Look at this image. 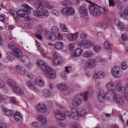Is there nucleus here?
<instances>
[{
    "label": "nucleus",
    "instance_id": "1",
    "mask_svg": "<svg viewBox=\"0 0 128 128\" xmlns=\"http://www.w3.org/2000/svg\"><path fill=\"white\" fill-rule=\"evenodd\" d=\"M22 6H23L24 8L28 10L22 9L21 10H18L16 12L14 10H10V14H12L13 18H14L16 20H18V16H20V18H27L30 16L28 14H32L31 10H32V7L28 6V5L26 4H24V5Z\"/></svg>",
    "mask_w": 128,
    "mask_h": 128
},
{
    "label": "nucleus",
    "instance_id": "2",
    "mask_svg": "<svg viewBox=\"0 0 128 128\" xmlns=\"http://www.w3.org/2000/svg\"><path fill=\"white\" fill-rule=\"evenodd\" d=\"M37 66L42 70L44 74L46 76H48L51 80H54L56 76V71L54 70L52 68L48 66V65L42 60H38L36 62Z\"/></svg>",
    "mask_w": 128,
    "mask_h": 128
},
{
    "label": "nucleus",
    "instance_id": "3",
    "mask_svg": "<svg viewBox=\"0 0 128 128\" xmlns=\"http://www.w3.org/2000/svg\"><path fill=\"white\" fill-rule=\"evenodd\" d=\"M36 2H40L38 4H35V6L37 8L36 11H34V14L36 18H43L44 16L48 17L50 14V12L44 9V6H42V0H35Z\"/></svg>",
    "mask_w": 128,
    "mask_h": 128
},
{
    "label": "nucleus",
    "instance_id": "4",
    "mask_svg": "<svg viewBox=\"0 0 128 128\" xmlns=\"http://www.w3.org/2000/svg\"><path fill=\"white\" fill-rule=\"evenodd\" d=\"M92 96V90L90 88L89 91H86L84 93L80 94V95L76 96L72 102V104L74 106H78L82 104V100L80 96H82L84 102H88V96Z\"/></svg>",
    "mask_w": 128,
    "mask_h": 128
},
{
    "label": "nucleus",
    "instance_id": "5",
    "mask_svg": "<svg viewBox=\"0 0 128 128\" xmlns=\"http://www.w3.org/2000/svg\"><path fill=\"white\" fill-rule=\"evenodd\" d=\"M58 108L60 109L61 111L58 109L54 110V114L58 120H64L66 116H72V114H70L68 111H67L65 108L59 106Z\"/></svg>",
    "mask_w": 128,
    "mask_h": 128
},
{
    "label": "nucleus",
    "instance_id": "6",
    "mask_svg": "<svg viewBox=\"0 0 128 128\" xmlns=\"http://www.w3.org/2000/svg\"><path fill=\"white\" fill-rule=\"evenodd\" d=\"M88 10L90 14H92V16H99L102 14V8L98 6L96 4L92 3L89 6Z\"/></svg>",
    "mask_w": 128,
    "mask_h": 128
},
{
    "label": "nucleus",
    "instance_id": "7",
    "mask_svg": "<svg viewBox=\"0 0 128 128\" xmlns=\"http://www.w3.org/2000/svg\"><path fill=\"white\" fill-rule=\"evenodd\" d=\"M14 52H8L6 53V58L8 60H14V58H16V56L18 58H20L22 56L20 55L22 54L20 50V48H15L14 50Z\"/></svg>",
    "mask_w": 128,
    "mask_h": 128
},
{
    "label": "nucleus",
    "instance_id": "8",
    "mask_svg": "<svg viewBox=\"0 0 128 128\" xmlns=\"http://www.w3.org/2000/svg\"><path fill=\"white\" fill-rule=\"evenodd\" d=\"M7 83L8 86L12 88L14 92H16V94H19L20 96H22L24 94V90L16 86V82L14 80L8 79L7 80Z\"/></svg>",
    "mask_w": 128,
    "mask_h": 128
},
{
    "label": "nucleus",
    "instance_id": "9",
    "mask_svg": "<svg viewBox=\"0 0 128 128\" xmlns=\"http://www.w3.org/2000/svg\"><path fill=\"white\" fill-rule=\"evenodd\" d=\"M71 116L72 118H76V116H84L86 114H88L86 110L82 109L80 110V112H78L76 110V108H72L71 111Z\"/></svg>",
    "mask_w": 128,
    "mask_h": 128
},
{
    "label": "nucleus",
    "instance_id": "10",
    "mask_svg": "<svg viewBox=\"0 0 128 128\" xmlns=\"http://www.w3.org/2000/svg\"><path fill=\"white\" fill-rule=\"evenodd\" d=\"M60 60H62V56H60V54L58 52L54 51L52 53V58L53 66H58V64H60V62L58 61Z\"/></svg>",
    "mask_w": 128,
    "mask_h": 128
},
{
    "label": "nucleus",
    "instance_id": "11",
    "mask_svg": "<svg viewBox=\"0 0 128 128\" xmlns=\"http://www.w3.org/2000/svg\"><path fill=\"white\" fill-rule=\"evenodd\" d=\"M111 74L114 78H120L122 75V72L120 70V67L114 66L112 69Z\"/></svg>",
    "mask_w": 128,
    "mask_h": 128
},
{
    "label": "nucleus",
    "instance_id": "12",
    "mask_svg": "<svg viewBox=\"0 0 128 128\" xmlns=\"http://www.w3.org/2000/svg\"><path fill=\"white\" fill-rule=\"evenodd\" d=\"M114 88V83L112 82H109L106 86V88L108 90L107 94H110V96H112L116 94V91L113 90Z\"/></svg>",
    "mask_w": 128,
    "mask_h": 128
},
{
    "label": "nucleus",
    "instance_id": "13",
    "mask_svg": "<svg viewBox=\"0 0 128 128\" xmlns=\"http://www.w3.org/2000/svg\"><path fill=\"white\" fill-rule=\"evenodd\" d=\"M108 94L110 95V94H108V92L106 94V92L103 90H100L98 93V100L100 102H104V100L106 98Z\"/></svg>",
    "mask_w": 128,
    "mask_h": 128
},
{
    "label": "nucleus",
    "instance_id": "14",
    "mask_svg": "<svg viewBox=\"0 0 128 128\" xmlns=\"http://www.w3.org/2000/svg\"><path fill=\"white\" fill-rule=\"evenodd\" d=\"M26 86L30 90H38V87L36 85L34 81L32 80H28L26 83Z\"/></svg>",
    "mask_w": 128,
    "mask_h": 128
},
{
    "label": "nucleus",
    "instance_id": "15",
    "mask_svg": "<svg viewBox=\"0 0 128 128\" xmlns=\"http://www.w3.org/2000/svg\"><path fill=\"white\" fill-rule=\"evenodd\" d=\"M78 46H83L84 48H88L92 46H94V43L90 40H86L85 42L82 41L78 43Z\"/></svg>",
    "mask_w": 128,
    "mask_h": 128
},
{
    "label": "nucleus",
    "instance_id": "16",
    "mask_svg": "<svg viewBox=\"0 0 128 128\" xmlns=\"http://www.w3.org/2000/svg\"><path fill=\"white\" fill-rule=\"evenodd\" d=\"M115 24H116V26L122 32H128V26H124V23L120 22L118 20H116L115 22Z\"/></svg>",
    "mask_w": 128,
    "mask_h": 128
},
{
    "label": "nucleus",
    "instance_id": "17",
    "mask_svg": "<svg viewBox=\"0 0 128 128\" xmlns=\"http://www.w3.org/2000/svg\"><path fill=\"white\" fill-rule=\"evenodd\" d=\"M106 76V74L102 71L96 72L93 76L94 80H98L100 78H104Z\"/></svg>",
    "mask_w": 128,
    "mask_h": 128
},
{
    "label": "nucleus",
    "instance_id": "18",
    "mask_svg": "<svg viewBox=\"0 0 128 128\" xmlns=\"http://www.w3.org/2000/svg\"><path fill=\"white\" fill-rule=\"evenodd\" d=\"M34 82H35V84L36 86H39L42 87L44 86V79L40 77H37L34 80Z\"/></svg>",
    "mask_w": 128,
    "mask_h": 128
},
{
    "label": "nucleus",
    "instance_id": "19",
    "mask_svg": "<svg viewBox=\"0 0 128 128\" xmlns=\"http://www.w3.org/2000/svg\"><path fill=\"white\" fill-rule=\"evenodd\" d=\"M114 94V100L117 104H124V100L122 96H120L118 94Z\"/></svg>",
    "mask_w": 128,
    "mask_h": 128
},
{
    "label": "nucleus",
    "instance_id": "20",
    "mask_svg": "<svg viewBox=\"0 0 128 128\" xmlns=\"http://www.w3.org/2000/svg\"><path fill=\"white\" fill-rule=\"evenodd\" d=\"M86 68H96V61L94 60H90L85 64Z\"/></svg>",
    "mask_w": 128,
    "mask_h": 128
},
{
    "label": "nucleus",
    "instance_id": "21",
    "mask_svg": "<svg viewBox=\"0 0 128 128\" xmlns=\"http://www.w3.org/2000/svg\"><path fill=\"white\" fill-rule=\"evenodd\" d=\"M16 70L17 72L20 74L22 76H26V69L22 66H18L16 67Z\"/></svg>",
    "mask_w": 128,
    "mask_h": 128
},
{
    "label": "nucleus",
    "instance_id": "22",
    "mask_svg": "<svg viewBox=\"0 0 128 128\" xmlns=\"http://www.w3.org/2000/svg\"><path fill=\"white\" fill-rule=\"evenodd\" d=\"M82 52H84V50L82 48H78L76 49L72 54L73 56L75 58H78V56H82Z\"/></svg>",
    "mask_w": 128,
    "mask_h": 128
},
{
    "label": "nucleus",
    "instance_id": "23",
    "mask_svg": "<svg viewBox=\"0 0 128 128\" xmlns=\"http://www.w3.org/2000/svg\"><path fill=\"white\" fill-rule=\"evenodd\" d=\"M14 118L16 122H22V116L20 114V112H16L14 115Z\"/></svg>",
    "mask_w": 128,
    "mask_h": 128
},
{
    "label": "nucleus",
    "instance_id": "24",
    "mask_svg": "<svg viewBox=\"0 0 128 128\" xmlns=\"http://www.w3.org/2000/svg\"><path fill=\"white\" fill-rule=\"evenodd\" d=\"M54 47L56 50H62L64 48V45L62 42H58L54 44Z\"/></svg>",
    "mask_w": 128,
    "mask_h": 128
},
{
    "label": "nucleus",
    "instance_id": "25",
    "mask_svg": "<svg viewBox=\"0 0 128 128\" xmlns=\"http://www.w3.org/2000/svg\"><path fill=\"white\" fill-rule=\"evenodd\" d=\"M57 88L61 92H66L68 90V87L66 84H60L57 86Z\"/></svg>",
    "mask_w": 128,
    "mask_h": 128
},
{
    "label": "nucleus",
    "instance_id": "26",
    "mask_svg": "<svg viewBox=\"0 0 128 128\" xmlns=\"http://www.w3.org/2000/svg\"><path fill=\"white\" fill-rule=\"evenodd\" d=\"M94 55V53L92 51H86L82 54V56L85 58H90Z\"/></svg>",
    "mask_w": 128,
    "mask_h": 128
},
{
    "label": "nucleus",
    "instance_id": "27",
    "mask_svg": "<svg viewBox=\"0 0 128 128\" xmlns=\"http://www.w3.org/2000/svg\"><path fill=\"white\" fill-rule=\"evenodd\" d=\"M2 110L4 114H6V116H12L14 114V112H12V110H8L6 107H2Z\"/></svg>",
    "mask_w": 128,
    "mask_h": 128
},
{
    "label": "nucleus",
    "instance_id": "28",
    "mask_svg": "<svg viewBox=\"0 0 128 128\" xmlns=\"http://www.w3.org/2000/svg\"><path fill=\"white\" fill-rule=\"evenodd\" d=\"M37 118L39 122L42 124H46L48 121L46 120V117L42 116V115H38L37 116Z\"/></svg>",
    "mask_w": 128,
    "mask_h": 128
},
{
    "label": "nucleus",
    "instance_id": "29",
    "mask_svg": "<svg viewBox=\"0 0 128 128\" xmlns=\"http://www.w3.org/2000/svg\"><path fill=\"white\" fill-rule=\"evenodd\" d=\"M117 90L120 92H122V94H124V97L126 98V88L124 86H120L119 85L117 86L116 88Z\"/></svg>",
    "mask_w": 128,
    "mask_h": 128
},
{
    "label": "nucleus",
    "instance_id": "30",
    "mask_svg": "<svg viewBox=\"0 0 128 128\" xmlns=\"http://www.w3.org/2000/svg\"><path fill=\"white\" fill-rule=\"evenodd\" d=\"M79 12L81 14H84V16H88V10L84 7V6H80L79 8Z\"/></svg>",
    "mask_w": 128,
    "mask_h": 128
},
{
    "label": "nucleus",
    "instance_id": "31",
    "mask_svg": "<svg viewBox=\"0 0 128 128\" xmlns=\"http://www.w3.org/2000/svg\"><path fill=\"white\" fill-rule=\"evenodd\" d=\"M78 32L75 33L74 34H70L68 36V38L70 40L74 41L76 40L78 36Z\"/></svg>",
    "mask_w": 128,
    "mask_h": 128
},
{
    "label": "nucleus",
    "instance_id": "32",
    "mask_svg": "<svg viewBox=\"0 0 128 128\" xmlns=\"http://www.w3.org/2000/svg\"><path fill=\"white\" fill-rule=\"evenodd\" d=\"M104 48H105L106 50H108V52H112V46L110 45V44L108 43V42L106 41L104 42Z\"/></svg>",
    "mask_w": 128,
    "mask_h": 128
},
{
    "label": "nucleus",
    "instance_id": "33",
    "mask_svg": "<svg viewBox=\"0 0 128 128\" xmlns=\"http://www.w3.org/2000/svg\"><path fill=\"white\" fill-rule=\"evenodd\" d=\"M50 94H52V92L48 90H44L42 92V96L44 98H48L50 96Z\"/></svg>",
    "mask_w": 128,
    "mask_h": 128
},
{
    "label": "nucleus",
    "instance_id": "34",
    "mask_svg": "<svg viewBox=\"0 0 128 128\" xmlns=\"http://www.w3.org/2000/svg\"><path fill=\"white\" fill-rule=\"evenodd\" d=\"M36 108L40 112V110H46V107L44 104H38Z\"/></svg>",
    "mask_w": 128,
    "mask_h": 128
},
{
    "label": "nucleus",
    "instance_id": "35",
    "mask_svg": "<svg viewBox=\"0 0 128 128\" xmlns=\"http://www.w3.org/2000/svg\"><path fill=\"white\" fill-rule=\"evenodd\" d=\"M62 14L64 16H69L68 14V7L65 8L61 10Z\"/></svg>",
    "mask_w": 128,
    "mask_h": 128
},
{
    "label": "nucleus",
    "instance_id": "36",
    "mask_svg": "<svg viewBox=\"0 0 128 128\" xmlns=\"http://www.w3.org/2000/svg\"><path fill=\"white\" fill-rule=\"evenodd\" d=\"M68 8L69 16H73V14H74V8L68 7Z\"/></svg>",
    "mask_w": 128,
    "mask_h": 128
},
{
    "label": "nucleus",
    "instance_id": "37",
    "mask_svg": "<svg viewBox=\"0 0 128 128\" xmlns=\"http://www.w3.org/2000/svg\"><path fill=\"white\" fill-rule=\"evenodd\" d=\"M58 32V28L56 26H54L51 28V32L54 34Z\"/></svg>",
    "mask_w": 128,
    "mask_h": 128
},
{
    "label": "nucleus",
    "instance_id": "38",
    "mask_svg": "<svg viewBox=\"0 0 128 128\" xmlns=\"http://www.w3.org/2000/svg\"><path fill=\"white\" fill-rule=\"evenodd\" d=\"M121 66L122 70H126L128 68V64H126V62L125 61L122 62L121 64Z\"/></svg>",
    "mask_w": 128,
    "mask_h": 128
},
{
    "label": "nucleus",
    "instance_id": "39",
    "mask_svg": "<svg viewBox=\"0 0 128 128\" xmlns=\"http://www.w3.org/2000/svg\"><path fill=\"white\" fill-rule=\"evenodd\" d=\"M60 28L62 32H68V28L64 24H60Z\"/></svg>",
    "mask_w": 128,
    "mask_h": 128
},
{
    "label": "nucleus",
    "instance_id": "40",
    "mask_svg": "<svg viewBox=\"0 0 128 128\" xmlns=\"http://www.w3.org/2000/svg\"><path fill=\"white\" fill-rule=\"evenodd\" d=\"M8 48L10 50H13V52L14 49L17 48H16V45H14V44L12 42H11L8 44Z\"/></svg>",
    "mask_w": 128,
    "mask_h": 128
},
{
    "label": "nucleus",
    "instance_id": "41",
    "mask_svg": "<svg viewBox=\"0 0 128 128\" xmlns=\"http://www.w3.org/2000/svg\"><path fill=\"white\" fill-rule=\"evenodd\" d=\"M68 48H69L70 50L72 52L74 50V48H76V44L74 43H70L68 45Z\"/></svg>",
    "mask_w": 128,
    "mask_h": 128
},
{
    "label": "nucleus",
    "instance_id": "42",
    "mask_svg": "<svg viewBox=\"0 0 128 128\" xmlns=\"http://www.w3.org/2000/svg\"><path fill=\"white\" fill-rule=\"evenodd\" d=\"M101 49L102 48H100V46H94L93 48V50H94V52H98L100 51Z\"/></svg>",
    "mask_w": 128,
    "mask_h": 128
},
{
    "label": "nucleus",
    "instance_id": "43",
    "mask_svg": "<svg viewBox=\"0 0 128 128\" xmlns=\"http://www.w3.org/2000/svg\"><path fill=\"white\" fill-rule=\"evenodd\" d=\"M116 4L118 10H122V4L120 1H118L116 2Z\"/></svg>",
    "mask_w": 128,
    "mask_h": 128
},
{
    "label": "nucleus",
    "instance_id": "44",
    "mask_svg": "<svg viewBox=\"0 0 128 128\" xmlns=\"http://www.w3.org/2000/svg\"><path fill=\"white\" fill-rule=\"evenodd\" d=\"M80 38H82V40H86L87 38H88V34H86V33L84 32H82L80 34Z\"/></svg>",
    "mask_w": 128,
    "mask_h": 128
},
{
    "label": "nucleus",
    "instance_id": "45",
    "mask_svg": "<svg viewBox=\"0 0 128 128\" xmlns=\"http://www.w3.org/2000/svg\"><path fill=\"white\" fill-rule=\"evenodd\" d=\"M44 106L47 108H52V104L50 101L46 102L44 104Z\"/></svg>",
    "mask_w": 128,
    "mask_h": 128
},
{
    "label": "nucleus",
    "instance_id": "46",
    "mask_svg": "<svg viewBox=\"0 0 128 128\" xmlns=\"http://www.w3.org/2000/svg\"><path fill=\"white\" fill-rule=\"evenodd\" d=\"M43 6L45 8H49L50 10H52V8H54V6H50V4H48V2L44 3Z\"/></svg>",
    "mask_w": 128,
    "mask_h": 128
},
{
    "label": "nucleus",
    "instance_id": "47",
    "mask_svg": "<svg viewBox=\"0 0 128 128\" xmlns=\"http://www.w3.org/2000/svg\"><path fill=\"white\" fill-rule=\"evenodd\" d=\"M72 70V67L71 66H66L65 67V72H67V74H70V72Z\"/></svg>",
    "mask_w": 128,
    "mask_h": 128
},
{
    "label": "nucleus",
    "instance_id": "48",
    "mask_svg": "<svg viewBox=\"0 0 128 128\" xmlns=\"http://www.w3.org/2000/svg\"><path fill=\"white\" fill-rule=\"evenodd\" d=\"M96 62H104V59L100 57H97L96 58Z\"/></svg>",
    "mask_w": 128,
    "mask_h": 128
},
{
    "label": "nucleus",
    "instance_id": "49",
    "mask_svg": "<svg viewBox=\"0 0 128 128\" xmlns=\"http://www.w3.org/2000/svg\"><path fill=\"white\" fill-rule=\"evenodd\" d=\"M70 128H78V123H72Z\"/></svg>",
    "mask_w": 128,
    "mask_h": 128
},
{
    "label": "nucleus",
    "instance_id": "50",
    "mask_svg": "<svg viewBox=\"0 0 128 128\" xmlns=\"http://www.w3.org/2000/svg\"><path fill=\"white\" fill-rule=\"evenodd\" d=\"M122 40L124 41L128 40V36H126V34H122Z\"/></svg>",
    "mask_w": 128,
    "mask_h": 128
},
{
    "label": "nucleus",
    "instance_id": "51",
    "mask_svg": "<svg viewBox=\"0 0 128 128\" xmlns=\"http://www.w3.org/2000/svg\"><path fill=\"white\" fill-rule=\"evenodd\" d=\"M108 2H109V6L114 7V0H108Z\"/></svg>",
    "mask_w": 128,
    "mask_h": 128
},
{
    "label": "nucleus",
    "instance_id": "52",
    "mask_svg": "<svg viewBox=\"0 0 128 128\" xmlns=\"http://www.w3.org/2000/svg\"><path fill=\"white\" fill-rule=\"evenodd\" d=\"M58 38L59 40H62L64 38V36L62 34H60V33H58Z\"/></svg>",
    "mask_w": 128,
    "mask_h": 128
},
{
    "label": "nucleus",
    "instance_id": "53",
    "mask_svg": "<svg viewBox=\"0 0 128 128\" xmlns=\"http://www.w3.org/2000/svg\"><path fill=\"white\" fill-rule=\"evenodd\" d=\"M124 14L126 18H128V8H126L124 11Z\"/></svg>",
    "mask_w": 128,
    "mask_h": 128
},
{
    "label": "nucleus",
    "instance_id": "54",
    "mask_svg": "<svg viewBox=\"0 0 128 128\" xmlns=\"http://www.w3.org/2000/svg\"><path fill=\"white\" fill-rule=\"evenodd\" d=\"M0 128H6V123H0Z\"/></svg>",
    "mask_w": 128,
    "mask_h": 128
},
{
    "label": "nucleus",
    "instance_id": "55",
    "mask_svg": "<svg viewBox=\"0 0 128 128\" xmlns=\"http://www.w3.org/2000/svg\"><path fill=\"white\" fill-rule=\"evenodd\" d=\"M100 28H106L107 26L106 24L101 23V24H100Z\"/></svg>",
    "mask_w": 128,
    "mask_h": 128
},
{
    "label": "nucleus",
    "instance_id": "56",
    "mask_svg": "<svg viewBox=\"0 0 128 128\" xmlns=\"http://www.w3.org/2000/svg\"><path fill=\"white\" fill-rule=\"evenodd\" d=\"M32 126H34V128H38V124L36 122H34L32 123Z\"/></svg>",
    "mask_w": 128,
    "mask_h": 128
},
{
    "label": "nucleus",
    "instance_id": "57",
    "mask_svg": "<svg viewBox=\"0 0 128 128\" xmlns=\"http://www.w3.org/2000/svg\"><path fill=\"white\" fill-rule=\"evenodd\" d=\"M4 100H6V99L4 98L2 96L0 95V102H4Z\"/></svg>",
    "mask_w": 128,
    "mask_h": 128
},
{
    "label": "nucleus",
    "instance_id": "58",
    "mask_svg": "<svg viewBox=\"0 0 128 128\" xmlns=\"http://www.w3.org/2000/svg\"><path fill=\"white\" fill-rule=\"evenodd\" d=\"M35 36H36V38H38V40H42V36H40V34H35Z\"/></svg>",
    "mask_w": 128,
    "mask_h": 128
},
{
    "label": "nucleus",
    "instance_id": "59",
    "mask_svg": "<svg viewBox=\"0 0 128 128\" xmlns=\"http://www.w3.org/2000/svg\"><path fill=\"white\" fill-rule=\"evenodd\" d=\"M4 15L0 16V22H4Z\"/></svg>",
    "mask_w": 128,
    "mask_h": 128
},
{
    "label": "nucleus",
    "instance_id": "60",
    "mask_svg": "<svg viewBox=\"0 0 128 128\" xmlns=\"http://www.w3.org/2000/svg\"><path fill=\"white\" fill-rule=\"evenodd\" d=\"M68 1H64L62 3V6H66L68 4Z\"/></svg>",
    "mask_w": 128,
    "mask_h": 128
},
{
    "label": "nucleus",
    "instance_id": "61",
    "mask_svg": "<svg viewBox=\"0 0 128 128\" xmlns=\"http://www.w3.org/2000/svg\"><path fill=\"white\" fill-rule=\"evenodd\" d=\"M12 102H14V104H16V98H14V97L12 98Z\"/></svg>",
    "mask_w": 128,
    "mask_h": 128
},
{
    "label": "nucleus",
    "instance_id": "62",
    "mask_svg": "<svg viewBox=\"0 0 128 128\" xmlns=\"http://www.w3.org/2000/svg\"><path fill=\"white\" fill-rule=\"evenodd\" d=\"M94 128H104V126L98 124Z\"/></svg>",
    "mask_w": 128,
    "mask_h": 128
},
{
    "label": "nucleus",
    "instance_id": "63",
    "mask_svg": "<svg viewBox=\"0 0 128 128\" xmlns=\"http://www.w3.org/2000/svg\"><path fill=\"white\" fill-rule=\"evenodd\" d=\"M54 36L56 37V34H53L51 35L50 36L48 37L49 40H52V38Z\"/></svg>",
    "mask_w": 128,
    "mask_h": 128
},
{
    "label": "nucleus",
    "instance_id": "64",
    "mask_svg": "<svg viewBox=\"0 0 128 128\" xmlns=\"http://www.w3.org/2000/svg\"><path fill=\"white\" fill-rule=\"evenodd\" d=\"M111 128H118V125H112Z\"/></svg>",
    "mask_w": 128,
    "mask_h": 128
}]
</instances>
